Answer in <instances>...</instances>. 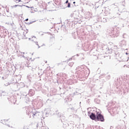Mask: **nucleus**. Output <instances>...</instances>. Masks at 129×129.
<instances>
[{"instance_id":"nucleus-1","label":"nucleus","mask_w":129,"mask_h":129,"mask_svg":"<svg viewBox=\"0 0 129 129\" xmlns=\"http://www.w3.org/2000/svg\"><path fill=\"white\" fill-rule=\"evenodd\" d=\"M96 116L97 120L99 121H104V117L101 114V112L96 111Z\"/></svg>"},{"instance_id":"nucleus-2","label":"nucleus","mask_w":129,"mask_h":129,"mask_svg":"<svg viewBox=\"0 0 129 129\" xmlns=\"http://www.w3.org/2000/svg\"><path fill=\"white\" fill-rule=\"evenodd\" d=\"M90 118L93 120H95L96 119V115L93 113H91V114L90 115Z\"/></svg>"},{"instance_id":"nucleus-3","label":"nucleus","mask_w":129,"mask_h":129,"mask_svg":"<svg viewBox=\"0 0 129 129\" xmlns=\"http://www.w3.org/2000/svg\"><path fill=\"white\" fill-rule=\"evenodd\" d=\"M30 40L33 42H36V41H37V38H36V37H33L31 39L30 38Z\"/></svg>"},{"instance_id":"nucleus-4","label":"nucleus","mask_w":129,"mask_h":129,"mask_svg":"<svg viewBox=\"0 0 129 129\" xmlns=\"http://www.w3.org/2000/svg\"><path fill=\"white\" fill-rule=\"evenodd\" d=\"M4 124H8L10 122L9 121V120H4L3 121Z\"/></svg>"},{"instance_id":"nucleus-5","label":"nucleus","mask_w":129,"mask_h":129,"mask_svg":"<svg viewBox=\"0 0 129 129\" xmlns=\"http://www.w3.org/2000/svg\"><path fill=\"white\" fill-rule=\"evenodd\" d=\"M73 64L74 63L73 62H70L69 65V66H71V67H72L73 66Z\"/></svg>"},{"instance_id":"nucleus-6","label":"nucleus","mask_w":129,"mask_h":129,"mask_svg":"<svg viewBox=\"0 0 129 129\" xmlns=\"http://www.w3.org/2000/svg\"><path fill=\"white\" fill-rule=\"evenodd\" d=\"M17 7H21V6L19 5H15V6H13L12 7V8H17Z\"/></svg>"},{"instance_id":"nucleus-7","label":"nucleus","mask_w":129,"mask_h":129,"mask_svg":"<svg viewBox=\"0 0 129 129\" xmlns=\"http://www.w3.org/2000/svg\"><path fill=\"white\" fill-rule=\"evenodd\" d=\"M68 8H70V3H68Z\"/></svg>"},{"instance_id":"nucleus-8","label":"nucleus","mask_w":129,"mask_h":129,"mask_svg":"<svg viewBox=\"0 0 129 129\" xmlns=\"http://www.w3.org/2000/svg\"><path fill=\"white\" fill-rule=\"evenodd\" d=\"M16 1H18L19 3H21V2H22L21 0H16Z\"/></svg>"},{"instance_id":"nucleus-9","label":"nucleus","mask_w":129,"mask_h":129,"mask_svg":"<svg viewBox=\"0 0 129 129\" xmlns=\"http://www.w3.org/2000/svg\"><path fill=\"white\" fill-rule=\"evenodd\" d=\"M68 0H67L66 2V4H68Z\"/></svg>"},{"instance_id":"nucleus-10","label":"nucleus","mask_w":129,"mask_h":129,"mask_svg":"<svg viewBox=\"0 0 129 129\" xmlns=\"http://www.w3.org/2000/svg\"><path fill=\"white\" fill-rule=\"evenodd\" d=\"M28 20H29V19H26V21H28Z\"/></svg>"},{"instance_id":"nucleus-11","label":"nucleus","mask_w":129,"mask_h":129,"mask_svg":"<svg viewBox=\"0 0 129 129\" xmlns=\"http://www.w3.org/2000/svg\"><path fill=\"white\" fill-rule=\"evenodd\" d=\"M75 3H76V2H73V4H75Z\"/></svg>"},{"instance_id":"nucleus-12","label":"nucleus","mask_w":129,"mask_h":129,"mask_svg":"<svg viewBox=\"0 0 129 129\" xmlns=\"http://www.w3.org/2000/svg\"><path fill=\"white\" fill-rule=\"evenodd\" d=\"M126 54H127V53H126Z\"/></svg>"}]
</instances>
